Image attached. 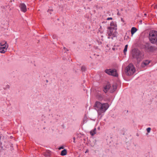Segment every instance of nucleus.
I'll return each instance as SVG.
<instances>
[{"label": "nucleus", "mask_w": 157, "mask_h": 157, "mask_svg": "<svg viewBox=\"0 0 157 157\" xmlns=\"http://www.w3.org/2000/svg\"><path fill=\"white\" fill-rule=\"evenodd\" d=\"M67 154V150L66 149H64L62 151L61 155H65Z\"/></svg>", "instance_id": "16"}, {"label": "nucleus", "mask_w": 157, "mask_h": 157, "mask_svg": "<svg viewBox=\"0 0 157 157\" xmlns=\"http://www.w3.org/2000/svg\"><path fill=\"white\" fill-rule=\"evenodd\" d=\"M135 69L133 65L130 64L126 68V74L127 75H132L135 71Z\"/></svg>", "instance_id": "4"}, {"label": "nucleus", "mask_w": 157, "mask_h": 157, "mask_svg": "<svg viewBox=\"0 0 157 157\" xmlns=\"http://www.w3.org/2000/svg\"><path fill=\"white\" fill-rule=\"evenodd\" d=\"M112 17H108L107 18V20H112Z\"/></svg>", "instance_id": "22"}, {"label": "nucleus", "mask_w": 157, "mask_h": 157, "mask_svg": "<svg viewBox=\"0 0 157 157\" xmlns=\"http://www.w3.org/2000/svg\"><path fill=\"white\" fill-rule=\"evenodd\" d=\"M52 38L53 39H56L57 38V36L55 35H53Z\"/></svg>", "instance_id": "21"}, {"label": "nucleus", "mask_w": 157, "mask_h": 157, "mask_svg": "<svg viewBox=\"0 0 157 157\" xmlns=\"http://www.w3.org/2000/svg\"><path fill=\"white\" fill-rule=\"evenodd\" d=\"M88 152V150H87L85 152V153H86V152Z\"/></svg>", "instance_id": "26"}, {"label": "nucleus", "mask_w": 157, "mask_h": 157, "mask_svg": "<svg viewBox=\"0 0 157 157\" xmlns=\"http://www.w3.org/2000/svg\"><path fill=\"white\" fill-rule=\"evenodd\" d=\"M149 38L150 42L154 44L157 42V31L152 30L149 34Z\"/></svg>", "instance_id": "2"}, {"label": "nucleus", "mask_w": 157, "mask_h": 157, "mask_svg": "<svg viewBox=\"0 0 157 157\" xmlns=\"http://www.w3.org/2000/svg\"><path fill=\"white\" fill-rule=\"evenodd\" d=\"M106 110V109H98L97 111L98 114L100 115L105 112Z\"/></svg>", "instance_id": "11"}, {"label": "nucleus", "mask_w": 157, "mask_h": 157, "mask_svg": "<svg viewBox=\"0 0 157 157\" xmlns=\"http://www.w3.org/2000/svg\"><path fill=\"white\" fill-rule=\"evenodd\" d=\"M117 86L116 84L113 85L112 87H110V91L113 92L117 89Z\"/></svg>", "instance_id": "12"}, {"label": "nucleus", "mask_w": 157, "mask_h": 157, "mask_svg": "<svg viewBox=\"0 0 157 157\" xmlns=\"http://www.w3.org/2000/svg\"><path fill=\"white\" fill-rule=\"evenodd\" d=\"M73 139H74V143H75V137H74V138H73Z\"/></svg>", "instance_id": "25"}, {"label": "nucleus", "mask_w": 157, "mask_h": 157, "mask_svg": "<svg viewBox=\"0 0 157 157\" xmlns=\"http://www.w3.org/2000/svg\"><path fill=\"white\" fill-rule=\"evenodd\" d=\"M63 147H61L59 148V149H63Z\"/></svg>", "instance_id": "24"}, {"label": "nucleus", "mask_w": 157, "mask_h": 157, "mask_svg": "<svg viewBox=\"0 0 157 157\" xmlns=\"http://www.w3.org/2000/svg\"><path fill=\"white\" fill-rule=\"evenodd\" d=\"M63 49H64V51L65 52L67 51V49H66V48H63Z\"/></svg>", "instance_id": "23"}, {"label": "nucleus", "mask_w": 157, "mask_h": 157, "mask_svg": "<svg viewBox=\"0 0 157 157\" xmlns=\"http://www.w3.org/2000/svg\"><path fill=\"white\" fill-rule=\"evenodd\" d=\"M90 1H91V0H90Z\"/></svg>", "instance_id": "29"}, {"label": "nucleus", "mask_w": 157, "mask_h": 157, "mask_svg": "<svg viewBox=\"0 0 157 157\" xmlns=\"http://www.w3.org/2000/svg\"><path fill=\"white\" fill-rule=\"evenodd\" d=\"M150 63V61L147 60L144 61L142 63L141 66L142 67H144L148 65L149 63Z\"/></svg>", "instance_id": "10"}, {"label": "nucleus", "mask_w": 157, "mask_h": 157, "mask_svg": "<svg viewBox=\"0 0 157 157\" xmlns=\"http://www.w3.org/2000/svg\"><path fill=\"white\" fill-rule=\"evenodd\" d=\"M151 130V128L150 127L146 129L148 133H149L150 132Z\"/></svg>", "instance_id": "19"}, {"label": "nucleus", "mask_w": 157, "mask_h": 157, "mask_svg": "<svg viewBox=\"0 0 157 157\" xmlns=\"http://www.w3.org/2000/svg\"><path fill=\"white\" fill-rule=\"evenodd\" d=\"M19 7L21 10L24 12H25L27 11L26 6V5L24 3H21L20 4Z\"/></svg>", "instance_id": "9"}, {"label": "nucleus", "mask_w": 157, "mask_h": 157, "mask_svg": "<svg viewBox=\"0 0 157 157\" xmlns=\"http://www.w3.org/2000/svg\"><path fill=\"white\" fill-rule=\"evenodd\" d=\"M8 47V45L6 41H3L0 43V52L2 53H5Z\"/></svg>", "instance_id": "6"}, {"label": "nucleus", "mask_w": 157, "mask_h": 157, "mask_svg": "<svg viewBox=\"0 0 157 157\" xmlns=\"http://www.w3.org/2000/svg\"><path fill=\"white\" fill-rule=\"evenodd\" d=\"M109 89H110V86L109 84H108L104 87V88L103 90V91L105 93H106L108 91V90H109Z\"/></svg>", "instance_id": "13"}, {"label": "nucleus", "mask_w": 157, "mask_h": 157, "mask_svg": "<svg viewBox=\"0 0 157 157\" xmlns=\"http://www.w3.org/2000/svg\"><path fill=\"white\" fill-rule=\"evenodd\" d=\"M110 27H108V29L109 30L108 31V38L113 39V37H114L115 36L113 33V30L114 29L116 30L117 29L116 25L114 22H112L110 23Z\"/></svg>", "instance_id": "1"}, {"label": "nucleus", "mask_w": 157, "mask_h": 157, "mask_svg": "<svg viewBox=\"0 0 157 157\" xmlns=\"http://www.w3.org/2000/svg\"><path fill=\"white\" fill-rule=\"evenodd\" d=\"M81 70L82 71H84L86 70V68L85 67L83 66L81 67Z\"/></svg>", "instance_id": "20"}, {"label": "nucleus", "mask_w": 157, "mask_h": 157, "mask_svg": "<svg viewBox=\"0 0 157 157\" xmlns=\"http://www.w3.org/2000/svg\"><path fill=\"white\" fill-rule=\"evenodd\" d=\"M144 48L146 51L148 52H154L156 49V47L152 46L149 43H146L144 45Z\"/></svg>", "instance_id": "5"}, {"label": "nucleus", "mask_w": 157, "mask_h": 157, "mask_svg": "<svg viewBox=\"0 0 157 157\" xmlns=\"http://www.w3.org/2000/svg\"><path fill=\"white\" fill-rule=\"evenodd\" d=\"M132 55L134 58L136 59L139 62L143 58V55L138 50L133 51Z\"/></svg>", "instance_id": "3"}, {"label": "nucleus", "mask_w": 157, "mask_h": 157, "mask_svg": "<svg viewBox=\"0 0 157 157\" xmlns=\"http://www.w3.org/2000/svg\"><path fill=\"white\" fill-rule=\"evenodd\" d=\"M87 122V118L86 117H85L83 120V123H85Z\"/></svg>", "instance_id": "18"}, {"label": "nucleus", "mask_w": 157, "mask_h": 157, "mask_svg": "<svg viewBox=\"0 0 157 157\" xmlns=\"http://www.w3.org/2000/svg\"><path fill=\"white\" fill-rule=\"evenodd\" d=\"M117 14H118V15H119V13H117Z\"/></svg>", "instance_id": "28"}, {"label": "nucleus", "mask_w": 157, "mask_h": 157, "mask_svg": "<svg viewBox=\"0 0 157 157\" xmlns=\"http://www.w3.org/2000/svg\"><path fill=\"white\" fill-rule=\"evenodd\" d=\"M96 133V129L94 128L93 130H91L90 132V134L91 136H94Z\"/></svg>", "instance_id": "15"}, {"label": "nucleus", "mask_w": 157, "mask_h": 157, "mask_svg": "<svg viewBox=\"0 0 157 157\" xmlns=\"http://www.w3.org/2000/svg\"><path fill=\"white\" fill-rule=\"evenodd\" d=\"M137 31V29L134 27H133L131 28V32L132 34V36H133L134 34Z\"/></svg>", "instance_id": "14"}, {"label": "nucleus", "mask_w": 157, "mask_h": 157, "mask_svg": "<svg viewBox=\"0 0 157 157\" xmlns=\"http://www.w3.org/2000/svg\"><path fill=\"white\" fill-rule=\"evenodd\" d=\"M105 72L109 75L117 77L118 74L116 70L115 69H107L105 70Z\"/></svg>", "instance_id": "8"}, {"label": "nucleus", "mask_w": 157, "mask_h": 157, "mask_svg": "<svg viewBox=\"0 0 157 157\" xmlns=\"http://www.w3.org/2000/svg\"><path fill=\"white\" fill-rule=\"evenodd\" d=\"M146 15H147V14H146V13H145V14H144V15H145V16H146Z\"/></svg>", "instance_id": "27"}, {"label": "nucleus", "mask_w": 157, "mask_h": 157, "mask_svg": "<svg viewBox=\"0 0 157 157\" xmlns=\"http://www.w3.org/2000/svg\"><path fill=\"white\" fill-rule=\"evenodd\" d=\"M109 105L108 103H101L98 101H96L94 105V107L96 108H109Z\"/></svg>", "instance_id": "7"}, {"label": "nucleus", "mask_w": 157, "mask_h": 157, "mask_svg": "<svg viewBox=\"0 0 157 157\" xmlns=\"http://www.w3.org/2000/svg\"><path fill=\"white\" fill-rule=\"evenodd\" d=\"M128 46V45L127 44L125 46V47H124V52L125 54V53L127 51Z\"/></svg>", "instance_id": "17"}]
</instances>
